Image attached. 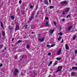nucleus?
<instances>
[{
	"label": "nucleus",
	"mask_w": 77,
	"mask_h": 77,
	"mask_svg": "<svg viewBox=\"0 0 77 77\" xmlns=\"http://www.w3.org/2000/svg\"><path fill=\"white\" fill-rule=\"evenodd\" d=\"M29 5L30 6V8H31V9H32V8H33V6L32 5H30V4H29Z\"/></svg>",
	"instance_id": "22"
},
{
	"label": "nucleus",
	"mask_w": 77,
	"mask_h": 77,
	"mask_svg": "<svg viewBox=\"0 0 77 77\" xmlns=\"http://www.w3.org/2000/svg\"><path fill=\"white\" fill-rule=\"evenodd\" d=\"M0 39H1V38L0 37Z\"/></svg>",
	"instance_id": "58"
},
{
	"label": "nucleus",
	"mask_w": 77,
	"mask_h": 77,
	"mask_svg": "<svg viewBox=\"0 0 77 77\" xmlns=\"http://www.w3.org/2000/svg\"><path fill=\"white\" fill-rule=\"evenodd\" d=\"M2 36H3L5 35V32H2Z\"/></svg>",
	"instance_id": "19"
},
{
	"label": "nucleus",
	"mask_w": 77,
	"mask_h": 77,
	"mask_svg": "<svg viewBox=\"0 0 77 77\" xmlns=\"http://www.w3.org/2000/svg\"><path fill=\"white\" fill-rule=\"evenodd\" d=\"M75 37H76V36H75V35L73 37V38H72L73 40H74L75 39Z\"/></svg>",
	"instance_id": "26"
},
{
	"label": "nucleus",
	"mask_w": 77,
	"mask_h": 77,
	"mask_svg": "<svg viewBox=\"0 0 77 77\" xmlns=\"http://www.w3.org/2000/svg\"><path fill=\"white\" fill-rule=\"evenodd\" d=\"M47 47H50V45H47Z\"/></svg>",
	"instance_id": "33"
},
{
	"label": "nucleus",
	"mask_w": 77,
	"mask_h": 77,
	"mask_svg": "<svg viewBox=\"0 0 77 77\" xmlns=\"http://www.w3.org/2000/svg\"><path fill=\"white\" fill-rule=\"evenodd\" d=\"M76 66H77V64L76 65Z\"/></svg>",
	"instance_id": "59"
},
{
	"label": "nucleus",
	"mask_w": 77,
	"mask_h": 77,
	"mask_svg": "<svg viewBox=\"0 0 77 77\" xmlns=\"http://www.w3.org/2000/svg\"><path fill=\"white\" fill-rule=\"evenodd\" d=\"M18 70L17 69H15L14 70V74L15 75H17V73L18 72Z\"/></svg>",
	"instance_id": "7"
},
{
	"label": "nucleus",
	"mask_w": 77,
	"mask_h": 77,
	"mask_svg": "<svg viewBox=\"0 0 77 77\" xmlns=\"http://www.w3.org/2000/svg\"><path fill=\"white\" fill-rule=\"evenodd\" d=\"M0 48H1V47L0 46Z\"/></svg>",
	"instance_id": "61"
},
{
	"label": "nucleus",
	"mask_w": 77,
	"mask_h": 77,
	"mask_svg": "<svg viewBox=\"0 0 77 77\" xmlns=\"http://www.w3.org/2000/svg\"><path fill=\"white\" fill-rule=\"evenodd\" d=\"M9 29L10 30H12V27H10Z\"/></svg>",
	"instance_id": "38"
},
{
	"label": "nucleus",
	"mask_w": 77,
	"mask_h": 77,
	"mask_svg": "<svg viewBox=\"0 0 77 77\" xmlns=\"http://www.w3.org/2000/svg\"><path fill=\"white\" fill-rule=\"evenodd\" d=\"M21 40H19L17 41L18 43H20V42H21Z\"/></svg>",
	"instance_id": "31"
},
{
	"label": "nucleus",
	"mask_w": 77,
	"mask_h": 77,
	"mask_svg": "<svg viewBox=\"0 0 77 77\" xmlns=\"http://www.w3.org/2000/svg\"><path fill=\"white\" fill-rule=\"evenodd\" d=\"M38 40L39 41H40V42H43L44 41V38H38Z\"/></svg>",
	"instance_id": "5"
},
{
	"label": "nucleus",
	"mask_w": 77,
	"mask_h": 77,
	"mask_svg": "<svg viewBox=\"0 0 77 77\" xmlns=\"http://www.w3.org/2000/svg\"><path fill=\"white\" fill-rule=\"evenodd\" d=\"M65 21V19H63L62 21Z\"/></svg>",
	"instance_id": "45"
},
{
	"label": "nucleus",
	"mask_w": 77,
	"mask_h": 77,
	"mask_svg": "<svg viewBox=\"0 0 77 77\" xmlns=\"http://www.w3.org/2000/svg\"><path fill=\"white\" fill-rule=\"evenodd\" d=\"M54 24L55 25V26H56V21H54Z\"/></svg>",
	"instance_id": "29"
},
{
	"label": "nucleus",
	"mask_w": 77,
	"mask_h": 77,
	"mask_svg": "<svg viewBox=\"0 0 77 77\" xmlns=\"http://www.w3.org/2000/svg\"><path fill=\"white\" fill-rule=\"evenodd\" d=\"M34 15H35V12H34L33 13H32V14L30 16V20H32L33 19V18H34Z\"/></svg>",
	"instance_id": "2"
},
{
	"label": "nucleus",
	"mask_w": 77,
	"mask_h": 77,
	"mask_svg": "<svg viewBox=\"0 0 77 77\" xmlns=\"http://www.w3.org/2000/svg\"><path fill=\"white\" fill-rule=\"evenodd\" d=\"M61 58H56V59L57 60H60L61 59Z\"/></svg>",
	"instance_id": "27"
},
{
	"label": "nucleus",
	"mask_w": 77,
	"mask_h": 77,
	"mask_svg": "<svg viewBox=\"0 0 77 77\" xmlns=\"http://www.w3.org/2000/svg\"><path fill=\"white\" fill-rule=\"evenodd\" d=\"M10 18L12 19V20H14V19L15 18V17H14V16L13 15H12L10 17Z\"/></svg>",
	"instance_id": "15"
},
{
	"label": "nucleus",
	"mask_w": 77,
	"mask_h": 77,
	"mask_svg": "<svg viewBox=\"0 0 77 77\" xmlns=\"http://www.w3.org/2000/svg\"><path fill=\"white\" fill-rule=\"evenodd\" d=\"M14 38H13L12 39V41H14Z\"/></svg>",
	"instance_id": "44"
},
{
	"label": "nucleus",
	"mask_w": 77,
	"mask_h": 77,
	"mask_svg": "<svg viewBox=\"0 0 77 77\" xmlns=\"http://www.w3.org/2000/svg\"><path fill=\"white\" fill-rule=\"evenodd\" d=\"M63 39H62L61 41V43H63Z\"/></svg>",
	"instance_id": "41"
},
{
	"label": "nucleus",
	"mask_w": 77,
	"mask_h": 77,
	"mask_svg": "<svg viewBox=\"0 0 77 77\" xmlns=\"http://www.w3.org/2000/svg\"><path fill=\"white\" fill-rule=\"evenodd\" d=\"M48 56H50L51 55V53L50 52H49L48 53Z\"/></svg>",
	"instance_id": "34"
},
{
	"label": "nucleus",
	"mask_w": 77,
	"mask_h": 77,
	"mask_svg": "<svg viewBox=\"0 0 77 77\" xmlns=\"http://www.w3.org/2000/svg\"><path fill=\"white\" fill-rule=\"evenodd\" d=\"M72 69H77V67H72Z\"/></svg>",
	"instance_id": "14"
},
{
	"label": "nucleus",
	"mask_w": 77,
	"mask_h": 77,
	"mask_svg": "<svg viewBox=\"0 0 77 77\" xmlns=\"http://www.w3.org/2000/svg\"><path fill=\"white\" fill-rule=\"evenodd\" d=\"M69 8H67L66 10L65 11V12H68L69 11Z\"/></svg>",
	"instance_id": "10"
},
{
	"label": "nucleus",
	"mask_w": 77,
	"mask_h": 77,
	"mask_svg": "<svg viewBox=\"0 0 77 77\" xmlns=\"http://www.w3.org/2000/svg\"><path fill=\"white\" fill-rule=\"evenodd\" d=\"M41 2H42V0H40Z\"/></svg>",
	"instance_id": "48"
},
{
	"label": "nucleus",
	"mask_w": 77,
	"mask_h": 77,
	"mask_svg": "<svg viewBox=\"0 0 77 77\" xmlns=\"http://www.w3.org/2000/svg\"><path fill=\"white\" fill-rule=\"evenodd\" d=\"M65 47L67 50H68V49H69V47H68V44H66V45Z\"/></svg>",
	"instance_id": "13"
},
{
	"label": "nucleus",
	"mask_w": 77,
	"mask_h": 77,
	"mask_svg": "<svg viewBox=\"0 0 77 77\" xmlns=\"http://www.w3.org/2000/svg\"><path fill=\"white\" fill-rule=\"evenodd\" d=\"M54 32V30L53 29L52 30H51V29H50V32H49V33H50V34H52Z\"/></svg>",
	"instance_id": "11"
},
{
	"label": "nucleus",
	"mask_w": 77,
	"mask_h": 77,
	"mask_svg": "<svg viewBox=\"0 0 77 77\" xmlns=\"http://www.w3.org/2000/svg\"><path fill=\"white\" fill-rule=\"evenodd\" d=\"M24 57V56H23L22 57V59H23Z\"/></svg>",
	"instance_id": "53"
},
{
	"label": "nucleus",
	"mask_w": 77,
	"mask_h": 77,
	"mask_svg": "<svg viewBox=\"0 0 77 77\" xmlns=\"http://www.w3.org/2000/svg\"><path fill=\"white\" fill-rule=\"evenodd\" d=\"M49 63H50V64L51 65V64H52V61H50L49 62Z\"/></svg>",
	"instance_id": "40"
},
{
	"label": "nucleus",
	"mask_w": 77,
	"mask_h": 77,
	"mask_svg": "<svg viewBox=\"0 0 77 77\" xmlns=\"http://www.w3.org/2000/svg\"><path fill=\"white\" fill-rule=\"evenodd\" d=\"M65 14V11H63L62 13V14Z\"/></svg>",
	"instance_id": "35"
},
{
	"label": "nucleus",
	"mask_w": 77,
	"mask_h": 77,
	"mask_svg": "<svg viewBox=\"0 0 77 77\" xmlns=\"http://www.w3.org/2000/svg\"><path fill=\"white\" fill-rule=\"evenodd\" d=\"M75 75V73L74 72H73L72 73V76H74Z\"/></svg>",
	"instance_id": "21"
},
{
	"label": "nucleus",
	"mask_w": 77,
	"mask_h": 77,
	"mask_svg": "<svg viewBox=\"0 0 77 77\" xmlns=\"http://www.w3.org/2000/svg\"><path fill=\"white\" fill-rule=\"evenodd\" d=\"M45 4H46V5H48V1H46V0H45Z\"/></svg>",
	"instance_id": "17"
},
{
	"label": "nucleus",
	"mask_w": 77,
	"mask_h": 77,
	"mask_svg": "<svg viewBox=\"0 0 77 77\" xmlns=\"http://www.w3.org/2000/svg\"><path fill=\"white\" fill-rule=\"evenodd\" d=\"M2 51L3 52H4V51H4V50H3Z\"/></svg>",
	"instance_id": "52"
},
{
	"label": "nucleus",
	"mask_w": 77,
	"mask_h": 77,
	"mask_svg": "<svg viewBox=\"0 0 77 77\" xmlns=\"http://www.w3.org/2000/svg\"><path fill=\"white\" fill-rule=\"evenodd\" d=\"M45 20H48V17H46L45 18Z\"/></svg>",
	"instance_id": "32"
},
{
	"label": "nucleus",
	"mask_w": 77,
	"mask_h": 77,
	"mask_svg": "<svg viewBox=\"0 0 77 77\" xmlns=\"http://www.w3.org/2000/svg\"><path fill=\"white\" fill-rule=\"evenodd\" d=\"M72 27V26H69L68 29V31L69 32V31H70V30H71V29Z\"/></svg>",
	"instance_id": "9"
},
{
	"label": "nucleus",
	"mask_w": 77,
	"mask_h": 77,
	"mask_svg": "<svg viewBox=\"0 0 77 77\" xmlns=\"http://www.w3.org/2000/svg\"><path fill=\"white\" fill-rule=\"evenodd\" d=\"M60 30H61V28H62V27H61V26H60Z\"/></svg>",
	"instance_id": "46"
},
{
	"label": "nucleus",
	"mask_w": 77,
	"mask_h": 77,
	"mask_svg": "<svg viewBox=\"0 0 77 77\" xmlns=\"http://www.w3.org/2000/svg\"><path fill=\"white\" fill-rule=\"evenodd\" d=\"M16 44H18V42H16Z\"/></svg>",
	"instance_id": "51"
},
{
	"label": "nucleus",
	"mask_w": 77,
	"mask_h": 77,
	"mask_svg": "<svg viewBox=\"0 0 77 77\" xmlns=\"http://www.w3.org/2000/svg\"><path fill=\"white\" fill-rule=\"evenodd\" d=\"M6 47L5 48V50H6Z\"/></svg>",
	"instance_id": "56"
},
{
	"label": "nucleus",
	"mask_w": 77,
	"mask_h": 77,
	"mask_svg": "<svg viewBox=\"0 0 77 77\" xmlns=\"http://www.w3.org/2000/svg\"><path fill=\"white\" fill-rule=\"evenodd\" d=\"M61 5H65V4H66V5L68 4V2H67L66 1H62L61 2Z\"/></svg>",
	"instance_id": "3"
},
{
	"label": "nucleus",
	"mask_w": 77,
	"mask_h": 77,
	"mask_svg": "<svg viewBox=\"0 0 77 77\" xmlns=\"http://www.w3.org/2000/svg\"><path fill=\"white\" fill-rule=\"evenodd\" d=\"M20 29V27H19V25H17L16 26V27L15 28V31H17V30H19Z\"/></svg>",
	"instance_id": "6"
},
{
	"label": "nucleus",
	"mask_w": 77,
	"mask_h": 77,
	"mask_svg": "<svg viewBox=\"0 0 77 77\" xmlns=\"http://www.w3.org/2000/svg\"><path fill=\"white\" fill-rule=\"evenodd\" d=\"M25 72L23 70L21 72V77H23L24 76V75L25 74Z\"/></svg>",
	"instance_id": "4"
},
{
	"label": "nucleus",
	"mask_w": 77,
	"mask_h": 77,
	"mask_svg": "<svg viewBox=\"0 0 77 77\" xmlns=\"http://www.w3.org/2000/svg\"><path fill=\"white\" fill-rule=\"evenodd\" d=\"M23 14H24L25 13V11H23Z\"/></svg>",
	"instance_id": "43"
},
{
	"label": "nucleus",
	"mask_w": 77,
	"mask_h": 77,
	"mask_svg": "<svg viewBox=\"0 0 77 77\" xmlns=\"http://www.w3.org/2000/svg\"><path fill=\"white\" fill-rule=\"evenodd\" d=\"M45 26L46 27H49V25H48V21L46 22Z\"/></svg>",
	"instance_id": "12"
},
{
	"label": "nucleus",
	"mask_w": 77,
	"mask_h": 77,
	"mask_svg": "<svg viewBox=\"0 0 77 77\" xmlns=\"http://www.w3.org/2000/svg\"><path fill=\"white\" fill-rule=\"evenodd\" d=\"M66 18H68V17H71V16L69 15H68L66 17Z\"/></svg>",
	"instance_id": "28"
},
{
	"label": "nucleus",
	"mask_w": 77,
	"mask_h": 77,
	"mask_svg": "<svg viewBox=\"0 0 77 77\" xmlns=\"http://www.w3.org/2000/svg\"><path fill=\"white\" fill-rule=\"evenodd\" d=\"M38 9V6H37L36 7V9Z\"/></svg>",
	"instance_id": "54"
},
{
	"label": "nucleus",
	"mask_w": 77,
	"mask_h": 77,
	"mask_svg": "<svg viewBox=\"0 0 77 77\" xmlns=\"http://www.w3.org/2000/svg\"><path fill=\"white\" fill-rule=\"evenodd\" d=\"M0 36H1V34H0Z\"/></svg>",
	"instance_id": "60"
},
{
	"label": "nucleus",
	"mask_w": 77,
	"mask_h": 77,
	"mask_svg": "<svg viewBox=\"0 0 77 77\" xmlns=\"http://www.w3.org/2000/svg\"><path fill=\"white\" fill-rule=\"evenodd\" d=\"M54 8V6H50V9H53Z\"/></svg>",
	"instance_id": "30"
},
{
	"label": "nucleus",
	"mask_w": 77,
	"mask_h": 77,
	"mask_svg": "<svg viewBox=\"0 0 77 77\" xmlns=\"http://www.w3.org/2000/svg\"><path fill=\"white\" fill-rule=\"evenodd\" d=\"M58 35H60V36H62V33L60 32L58 34Z\"/></svg>",
	"instance_id": "24"
},
{
	"label": "nucleus",
	"mask_w": 77,
	"mask_h": 77,
	"mask_svg": "<svg viewBox=\"0 0 77 77\" xmlns=\"http://www.w3.org/2000/svg\"><path fill=\"white\" fill-rule=\"evenodd\" d=\"M55 46V44H54L51 45V47H54V46Z\"/></svg>",
	"instance_id": "25"
},
{
	"label": "nucleus",
	"mask_w": 77,
	"mask_h": 77,
	"mask_svg": "<svg viewBox=\"0 0 77 77\" xmlns=\"http://www.w3.org/2000/svg\"><path fill=\"white\" fill-rule=\"evenodd\" d=\"M15 59H17V56L15 57Z\"/></svg>",
	"instance_id": "42"
},
{
	"label": "nucleus",
	"mask_w": 77,
	"mask_h": 77,
	"mask_svg": "<svg viewBox=\"0 0 77 77\" xmlns=\"http://www.w3.org/2000/svg\"><path fill=\"white\" fill-rule=\"evenodd\" d=\"M73 1H74V0H73Z\"/></svg>",
	"instance_id": "62"
},
{
	"label": "nucleus",
	"mask_w": 77,
	"mask_h": 77,
	"mask_svg": "<svg viewBox=\"0 0 77 77\" xmlns=\"http://www.w3.org/2000/svg\"><path fill=\"white\" fill-rule=\"evenodd\" d=\"M63 67L62 66H59L57 67L58 69L56 71V72H60V71H61L62 70V69Z\"/></svg>",
	"instance_id": "1"
},
{
	"label": "nucleus",
	"mask_w": 77,
	"mask_h": 77,
	"mask_svg": "<svg viewBox=\"0 0 77 77\" xmlns=\"http://www.w3.org/2000/svg\"><path fill=\"white\" fill-rule=\"evenodd\" d=\"M49 3H51V0H49Z\"/></svg>",
	"instance_id": "49"
},
{
	"label": "nucleus",
	"mask_w": 77,
	"mask_h": 77,
	"mask_svg": "<svg viewBox=\"0 0 77 77\" xmlns=\"http://www.w3.org/2000/svg\"><path fill=\"white\" fill-rule=\"evenodd\" d=\"M2 66H3V64H1L0 65V67H2Z\"/></svg>",
	"instance_id": "37"
},
{
	"label": "nucleus",
	"mask_w": 77,
	"mask_h": 77,
	"mask_svg": "<svg viewBox=\"0 0 77 77\" xmlns=\"http://www.w3.org/2000/svg\"><path fill=\"white\" fill-rule=\"evenodd\" d=\"M50 66V64H49L48 65V66Z\"/></svg>",
	"instance_id": "57"
},
{
	"label": "nucleus",
	"mask_w": 77,
	"mask_h": 77,
	"mask_svg": "<svg viewBox=\"0 0 77 77\" xmlns=\"http://www.w3.org/2000/svg\"><path fill=\"white\" fill-rule=\"evenodd\" d=\"M61 38H62V37H60V36H59V38H58V40L59 41V40L60 39H61Z\"/></svg>",
	"instance_id": "23"
},
{
	"label": "nucleus",
	"mask_w": 77,
	"mask_h": 77,
	"mask_svg": "<svg viewBox=\"0 0 77 77\" xmlns=\"http://www.w3.org/2000/svg\"><path fill=\"white\" fill-rule=\"evenodd\" d=\"M19 3L20 4H21V0H20L19 1Z\"/></svg>",
	"instance_id": "36"
},
{
	"label": "nucleus",
	"mask_w": 77,
	"mask_h": 77,
	"mask_svg": "<svg viewBox=\"0 0 77 77\" xmlns=\"http://www.w3.org/2000/svg\"><path fill=\"white\" fill-rule=\"evenodd\" d=\"M77 54V50H76L75 51V54Z\"/></svg>",
	"instance_id": "39"
},
{
	"label": "nucleus",
	"mask_w": 77,
	"mask_h": 77,
	"mask_svg": "<svg viewBox=\"0 0 77 77\" xmlns=\"http://www.w3.org/2000/svg\"><path fill=\"white\" fill-rule=\"evenodd\" d=\"M32 34H33V33H34V32H32Z\"/></svg>",
	"instance_id": "55"
},
{
	"label": "nucleus",
	"mask_w": 77,
	"mask_h": 77,
	"mask_svg": "<svg viewBox=\"0 0 77 77\" xmlns=\"http://www.w3.org/2000/svg\"><path fill=\"white\" fill-rule=\"evenodd\" d=\"M0 23H1V26L2 27H3L4 26H3V23H2V21H0Z\"/></svg>",
	"instance_id": "18"
},
{
	"label": "nucleus",
	"mask_w": 77,
	"mask_h": 77,
	"mask_svg": "<svg viewBox=\"0 0 77 77\" xmlns=\"http://www.w3.org/2000/svg\"><path fill=\"white\" fill-rule=\"evenodd\" d=\"M62 51V49H60L57 52V54L58 55H60V52H61Z\"/></svg>",
	"instance_id": "8"
},
{
	"label": "nucleus",
	"mask_w": 77,
	"mask_h": 77,
	"mask_svg": "<svg viewBox=\"0 0 77 77\" xmlns=\"http://www.w3.org/2000/svg\"><path fill=\"white\" fill-rule=\"evenodd\" d=\"M25 29H27V26H25Z\"/></svg>",
	"instance_id": "47"
},
{
	"label": "nucleus",
	"mask_w": 77,
	"mask_h": 77,
	"mask_svg": "<svg viewBox=\"0 0 77 77\" xmlns=\"http://www.w3.org/2000/svg\"><path fill=\"white\" fill-rule=\"evenodd\" d=\"M57 61H55L54 63V66L56 65H57Z\"/></svg>",
	"instance_id": "20"
},
{
	"label": "nucleus",
	"mask_w": 77,
	"mask_h": 77,
	"mask_svg": "<svg viewBox=\"0 0 77 77\" xmlns=\"http://www.w3.org/2000/svg\"><path fill=\"white\" fill-rule=\"evenodd\" d=\"M33 74H35V72H33Z\"/></svg>",
	"instance_id": "50"
},
{
	"label": "nucleus",
	"mask_w": 77,
	"mask_h": 77,
	"mask_svg": "<svg viewBox=\"0 0 77 77\" xmlns=\"http://www.w3.org/2000/svg\"><path fill=\"white\" fill-rule=\"evenodd\" d=\"M26 47L27 49H29L30 48V45H26Z\"/></svg>",
	"instance_id": "16"
}]
</instances>
